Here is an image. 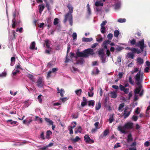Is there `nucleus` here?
<instances>
[{
	"instance_id": "58836bf2",
	"label": "nucleus",
	"mask_w": 150,
	"mask_h": 150,
	"mask_svg": "<svg viewBox=\"0 0 150 150\" xmlns=\"http://www.w3.org/2000/svg\"><path fill=\"white\" fill-rule=\"evenodd\" d=\"M126 21V19L125 18H119L118 19L117 21L120 23H124Z\"/></svg>"
},
{
	"instance_id": "393cba45",
	"label": "nucleus",
	"mask_w": 150,
	"mask_h": 150,
	"mask_svg": "<svg viewBox=\"0 0 150 150\" xmlns=\"http://www.w3.org/2000/svg\"><path fill=\"white\" fill-rule=\"evenodd\" d=\"M52 134V132L50 130H48L46 133V138L47 139H49L50 138V136Z\"/></svg>"
},
{
	"instance_id": "f3484780",
	"label": "nucleus",
	"mask_w": 150,
	"mask_h": 150,
	"mask_svg": "<svg viewBox=\"0 0 150 150\" xmlns=\"http://www.w3.org/2000/svg\"><path fill=\"white\" fill-rule=\"evenodd\" d=\"M57 89L58 91L57 93H60V95L62 97L63 96V95L64 93V90L62 89H61L60 90L59 88H57Z\"/></svg>"
},
{
	"instance_id": "680f3d73",
	"label": "nucleus",
	"mask_w": 150,
	"mask_h": 150,
	"mask_svg": "<svg viewBox=\"0 0 150 150\" xmlns=\"http://www.w3.org/2000/svg\"><path fill=\"white\" fill-rule=\"evenodd\" d=\"M27 76L29 79H30L31 80H32L33 79L34 76L33 75L31 74H28L27 75Z\"/></svg>"
},
{
	"instance_id": "aec40b11",
	"label": "nucleus",
	"mask_w": 150,
	"mask_h": 150,
	"mask_svg": "<svg viewBox=\"0 0 150 150\" xmlns=\"http://www.w3.org/2000/svg\"><path fill=\"white\" fill-rule=\"evenodd\" d=\"M87 103V100L86 98L83 97V101L81 103V106L83 107L86 105Z\"/></svg>"
},
{
	"instance_id": "7ed1b4c3",
	"label": "nucleus",
	"mask_w": 150,
	"mask_h": 150,
	"mask_svg": "<svg viewBox=\"0 0 150 150\" xmlns=\"http://www.w3.org/2000/svg\"><path fill=\"white\" fill-rule=\"evenodd\" d=\"M94 54L93 50L92 49H88L82 52H78L76 53L77 56L78 57H87L90 55Z\"/></svg>"
},
{
	"instance_id": "6e6552de",
	"label": "nucleus",
	"mask_w": 150,
	"mask_h": 150,
	"mask_svg": "<svg viewBox=\"0 0 150 150\" xmlns=\"http://www.w3.org/2000/svg\"><path fill=\"white\" fill-rule=\"evenodd\" d=\"M44 84L42 79L41 77H39L38 80L37 81V86L39 87H43Z\"/></svg>"
},
{
	"instance_id": "c756f323",
	"label": "nucleus",
	"mask_w": 150,
	"mask_h": 150,
	"mask_svg": "<svg viewBox=\"0 0 150 150\" xmlns=\"http://www.w3.org/2000/svg\"><path fill=\"white\" fill-rule=\"evenodd\" d=\"M101 107V103L99 102L98 103L96 104V110H97L100 109Z\"/></svg>"
},
{
	"instance_id": "c9c22d12",
	"label": "nucleus",
	"mask_w": 150,
	"mask_h": 150,
	"mask_svg": "<svg viewBox=\"0 0 150 150\" xmlns=\"http://www.w3.org/2000/svg\"><path fill=\"white\" fill-rule=\"evenodd\" d=\"M100 31L102 33H104L106 32V28L104 26H101Z\"/></svg>"
},
{
	"instance_id": "de8ad7c7",
	"label": "nucleus",
	"mask_w": 150,
	"mask_h": 150,
	"mask_svg": "<svg viewBox=\"0 0 150 150\" xmlns=\"http://www.w3.org/2000/svg\"><path fill=\"white\" fill-rule=\"evenodd\" d=\"M7 74L6 72H3L1 74H0V77H5L6 75Z\"/></svg>"
},
{
	"instance_id": "20e7f679",
	"label": "nucleus",
	"mask_w": 150,
	"mask_h": 150,
	"mask_svg": "<svg viewBox=\"0 0 150 150\" xmlns=\"http://www.w3.org/2000/svg\"><path fill=\"white\" fill-rule=\"evenodd\" d=\"M143 76V74H141L140 71H139L136 75L135 79L137 81L136 83L137 85L140 84L141 82L142 81Z\"/></svg>"
},
{
	"instance_id": "79ce46f5",
	"label": "nucleus",
	"mask_w": 150,
	"mask_h": 150,
	"mask_svg": "<svg viewBox=\"0 0 150 150\" xmlns=\"http://www.w3.org/2000/svg\"><path fill=\"white\" fill-rule=\"evenodd\" d=\"M23 29L21 27L20 28H17L16 30L17 32H19L20 33H22L23 32Z\"/></svg>"
},
{
	"instance_id": "39448f33",
	"label": "nucleus",
	"mask_w": 150,
	"mask_h": 150,
	"mask_svg": "<svg viewBox=\"0 0 150 150\" xmlns=\"http://www.w3.org/2000/svg\"><path fill=\"white\" fill-rule=\"evenodd\" d=\"M136 46L139 47L142 52L143 51L144 48L146 47V45L144 44V41L143 39L139 41L138 43L136 44Z\"/></svg>"
},
{
	"instance_id": "9b49d317",
	"label": "nucleus",
	"mask_w": 150,
	"mask_h": 150,
	"mask_svg": "<svg viewBox=\"0 0 150 150\" xmlns=\"http://www.w3.org/2000/svg\"><path fill=\"white\" fill-rule=\"evenodd\" d=\"M16 16V13L15 12L13 14V16L14 18L12 20V27L13 28H14L16 26V20L15 19V17Z\"/></svg>"
},
{
	"instance_id": "ddd939ff",
	"label": "nucleus",
	"mask_w": 150,
	"mask_h": 150,
	"mask_svg": "<svg viewBox=\"0 0 150 150\" xmlns=\"http://www.w3.org/2000/svg\"><path fill=\"white\" fill-rule=\"evenodd\" d=\"M110 42V41L108 40H106L103 42V46L104 48L106 49H107V45Z\"/></svg>"
},
{
	"instance_id": "13d9d810",
	"label": "nucleus",
	"mask_w": 150,
	"mask_h": 150,
	"mask_svg": "<svg viewBox=\"0 0 150 150\" xmlns=\"http://www.w3.org/2000/svg\"><path fill=\"white\" fill-rule=\"evenodd\" d=\"M99 72V70L98 69V68H96V71H94V70H93L92 72V73L93 74H98Z\"/></svg>"
},
{
	"instance_id": "72a5a7b5",
	"label": "nucleus",
	"mask_w": 150,
	"mask_h": 150,
	"mask_svg": "<svg viewBox=\"0 0 150 150\" xmlns=\"http://www.w3.org/2000/svg\"><path fill=\"white\" fill-rule=\"evenodd\" d=\"M81 139L78 136H76L75 139H71V140L74 142H76L79 140Z\"/></svg>"
},
{
	"instance_id": "bb28decb",
	"label": "nucleus",
	"mask_w": 150,
	"mask_h": 150,
	"mask_svg": "<svg viewBox=\"0 0 150 150\" xmlns=\"http://www.w3.org/2000/svg\"><path fill=\"white\" fill-rule=\"evenodd\" d=\"M15 58L14 57H13L11 58V62L10 65L11 66H13L15 64Z\"/></svg>"
},
{
	"instance_id": "2f4dec72",
	"label": "nucleus",
	"mask_w": 150,
	"mask_h": 150,
	"mask_svg": "<svg viewBox=\"0 0 150 150\" xmlns=\"http://www.w3.org/2000/svg\"><path fill=\"white\" fill-rule=\"evenodd\" d=\"M7 122H10V124L12 125H15L17 122L16 121H13L12 120H8L6 121Z\"/></svg>"
},
{
	"instance_id": "412c9836",
	"label": "nucleus",
	"mask_w": 150,
	"mask_h": 150,
	"mask_svg": "<svg viewBox=\"0 0 150 150\" xmlns=\"http://www.w3.org/2000/svg\"><path fill=\"white\" fill-rule=\"evenodd\" d=\"M82 128L80 126H78L75 129V132L76 133H81L82 132Z\"/></svg>"
},
{
	"instance_id": "864d4df0",
	"label": "nucleus",
	"mask_w": 150,
	"mask_h": 150,
	"mask_svg": "<svg viewBox=\"0 0 150 150\" xmlns=\"http://www.w3.org/2000/svg\"><path fill=\"white\" fill-rule=\"evenodd\" d=\"M35 120H38L39 121L40 123H42V119L37 116L35 117Z\"/></svg>"
},
{
	"instance_id": "09e8293b",
	"label": "nucleus",
	"mask_w": 150,
	"mask_h": 150,
	"mask_svg": "<svg viewBox=\"0 0 150 150\" xmlns=\"http://www.w3.org/2000/svg\"><path fill=\"white\" fill-rule=\"evenodd\" d=\"M109 133V130L108 129H106L103 132V136H107Z\"/></svg>"
},
{
	"instance_id": "f03ea898",
	"label": "nucleus",
	"mask_w": 150,
	"mask_h": 150,
	"mask_svg": "<svg viewBox=\"0 0 150 150\" xmlns=\"http://www.w3.org/2000/svg\"><path fill=\"white\" fill-rule=\"evenodd\" d=\"M67 7L69 10V11L65 16L64 22L65 23L67 20H69L70 25L72 26L73 25L72 13L73 12V8L72 6L70 4H68Z\"/></svg>"
},
{
	"instance_id": "a878e982",
	"label": "nucleus",
	"mask_w": 150,
	"mask_h": 150,
	"mask_svg": "<svg viewBox=\"0 0 150 150\" xmlns=\"http://www.w3.org/2000/svg\"><path fill=\"white\" fill-rule=\"evenodd\" d=\"M137 62L139 64H141L143 63L144 61L143 59L140 57H138L137 59Z\"/></svg>"
},
{
	"instance_id": "a18cd8bd",
	"label": "nucleus",
	"mask_w": 150,
	"mask_h": 150,
	"mask_svg": "<svg viewBox=\"0 0 150 150\" xmlns=\"http://www.w3.org/2000/svg\"><path fill=\"white\" fill-rule=\"evenodd\" d=\"M114 120V119L113 118L112 115H110V118L109 119V121L110 123H111Z\"/></svg>"
},
{
	"instance_id": "e433bc0d",
	"label": "nucleus",
	"mask_w": 150,
	"mask_h": 150,
	"mask_svg": "<svg viewBox=\"0 0 150 150\" xmlns=\"http://www.w3.org/2000/svg\"><path fill=\"white\" fill-rule=\"evenodd\" d=\"M86 7L87 9L88 13L89 15H90L91 13V9L88 4H87Z\"/></svg>"
},
{
	"instance_id": "4c0bfd02",
	"label": "nucleus",
	"mask_w": 150,
	"mask_h": 150,
	"mask_svg": "<svg viewBox=\"0 0 150 150\" xmlns=\"http://www.w3.org/2000/svg\"><path fill=\"white\" fill-rule=\"evenodd\" d=\"M45 42L47 47L48 48H49L50 47V42L49 40H46Z\"/></svg>"
},
{
	"instance_id": "4be33fe9",
	"label": "nucleus",
	"mask_w": 150,
	"mask_h": 150,
	"mask_svg": "<svg viewBox=\"0 0 150 150\" xmlns=\"http://www.w3.org/2000/svg\"><path fill=\"white\" fill-rule=\"evenodd\" d=\"M39 12L40 14H41L45 8V6L43 4H40L39 5Z\"/></svg>"
},
{
	"instance_id": "7c9ffc66",
	"label": "nucleus",
	"mask_w": 150,
	"mask_h": 150,
	"mask_svg": "<svg viewBox=\"0 0 150 150\" xmlns=\"http://www.w3.org/2000/svg\"><path fill=\"white\" fill-rule=\"evenodd\" d=\"M124 106V103H122L119 105V106L118 108V110L121 112L122 111V109Z\"/></svg>"
},
{
	"instance_id": "69168bd1",
	"label": "nucleus",
	"mask_w": 150,
	"mask_h": 150,
	"mask_svg": "<svg viewBox=\"0 0 150 150\" xmlns=\"http://www.w3.org/2000/svg\"><path fill=\"white\" fill-rule=\"evenodd\" d=\"M120 143H118L116 144L114 146V148H117L118 147H120Z\"/></svg>"
},
{
	"instance_id": "6e6d98bb",
	"label": "nucleus",
	"mask_w": 150,
	"mask_h": 150,
	"mask_svg": "<svg viewBox=\"0 0 150 150\" xmlns=\"http://www.w3.org/2000/svg\"><path fill=\"white\" fill-rule=\"evenodd\" d=\"M100 57L101 58L102 62L103 63H105L106 62V57H105V56L103 57Z\"/></svg>"
},
{
	"instance_id": "5fc2aeb1",
	"label": "nucleus",
	"mask_w": 150,
	"mask_h": 150,
	"mask_svg": "<svg viewBox=\"0 0 150 150\" xmlns=\"http://www.w3.org/2000/svg\"><path fill=\"white\" fill-rule=\"evenodd\" d=\"M98 37H99V38L97 39V41L99 42H101L103 40V38L100 35H99Z\"/></svg>"
},
{
	"instance_id": "4d7b16f0",
	"label": "nucleus",
	"mask_w": 150,
	"mask_h": 150,
	"mask_svg": "<svg viewBox=\"0 0 150 150\" xmlns=\"http://www.w3.org/2000/svg\"><path fill=\"white\" fill-rule=\"evenodd\" d=\"M129 83L132 85L134 84V82L132 81V78L131 76H129Z\"/></svg>"
},
{
	"instance_id": "f704fd0d",
	"label": "nucleus",
	"mask_w": 150,
	"mask_h": 150,
	"mask_svg": "<svg viewBox=\"0 0 150 150\" xmlns=\"http://www.w3.org/2000/svg\"><path fill=\"white\" fill-rule=\"evenodd\" d=\"M120 34L119 31L117 30H115L114 31V35L116 37H117Z\"/></svg>"
},
{
	"instance_id": "cd10ccee",
	"label": "nucleus",
	"mask_w": 150,
	"mask_h": 150,
	"mask_svg": "<svg viewBox=\"0 0 150 150\" xmlns=\"http://www.w3.org/2000/svg\"><path fill=\"white\" fill-rule=\"evenodd\" d=\"M45 121L48 123L49 125H52L53 122L50 119L45 118Z\"/></svg>"
},
{
	"instance_id": "5701e85b",
	"label": "nucleus",
	"mask_w": 150,
	"mask_h": 150,
	"mask_svg": "<svg viewBox=\"0 0 150 150\" xmlns=\"http://www.w3.org/2000/svg\"><path fill=\"white\" fill-rule=\"evenodd\" d=\"M103 51V49H101L99 50L98 54L100 57H103L105 56V53Z\"/></svg>"
},
{
	"instance_id": "473e14b6",
	"label": "nucleus",
	"mask_w": 150,
	"mask_h": 150,
	"mask_svg": "<svg viewBox=\"0 0 150 150\" xmlns=\"http://www.w3.org/2000/svg\"><path fill=\"white\" fill-rule=\"evenodd\" d=\"M127 56L129 58L133 59L134 57V54L131 52H129L127 54Z\"/></svg>"
},
{
	"instance_id": "37998d69",
	"label": "nucleus",
	"mask_w": 150,
	"mask_h": 150,
	"mask_svg": "<svg viewBox=\"0 0 150 150\" xmlns=\"http://www.w3.org/2000/svg\"><path fill=\"white\" fill-rule=\"evenodd\" d=\"M132 136L131 134H129L127 136V140L128 141H132Z\"/></svg>"
},
{
	"instance_id": "3c124183",
	"label": "nucleus",
	"mask_w": 150,
	"mask_h": 150,
	"mask_svg": "<svg viewBox=\"0 0 150 150\" xmlns=\"http://www.w3.org/2000/svg\"><path fill=\"white\" fill-rule=\"evenodd\" d=\"M113 35L112 33H109L107 35L108 38L110 40H111L113 37Z\"/></svg>"
},
{
	"instance_id": "052dcab7",
	"label": "nucleus",
	"mask_w": 150,
	"mask_h": 150,
	"mask_svg": "<svg viewBox=\"0 0 150 150\" xmlns=\"http://www.w3.org/2000/svg\"><path fill=\"white\" fill-rule=\"evenodd\" d=\"M72 37L73 40H75L77 38V34L76 33H74L72 34Z\"/></svg>"
},
{
	"instance_id": "f257e3e1",
	"label": "nucleus",
	"mask_w": 150,
	"mask_h": 150,
	"mask_svg": "<svg viewBox=\"0 0 150 150\" xmlns=\"http://www.w3.org/2000/svg\"><path fill=\"white\" fill-rule=\"evenodd\" d=\"M133 123L131 122H128L125 124L123 125H119L117 128V129L121 133L125 134L127 130L131 129L133 128Z\"/></svg>"
},
{
	"instance_id": "4468645a",
	"label": "nucleus",
	"mask_w": 150,
	"mask_h": 150,
	"mask_svg": "<svg viewBox=\"0 0 150 150\" xmlns=\"http://www.w3.org/2000/svg\"><path fill=\"white\" fill-rule=\"evenodd\" d=\"M132 51L133 54L137 53V54H139L142 52V51H141L140 50L136 48H132Z\"/></svg>"
},
{
	"instance_id": "2eb2a0df",
	"label": "nucleus",
	"mask_w": 150,
	"mask_h": 150,
	"mask_svg": "<svg viewBox=\"0 0 150 150\" xmlns=\"http://www.w3.org/2000/svg\"><path fill=\"white\" fill-rule=\"evenodd\" d=\"M110 97L113 98H115L117 97V94L116 91L111 92L110 93Z\"/></svg>"
},
{
	"instance_id": "bf43d9fd",
	"label": "nucleus",
	"mask_w": 150,
	"mask_h": 150,
	"mask_svg": "<svg viewBox=\"0 0 150 150\" xmlns=\"http://www.w3.org/2000/svg\"><path fill=\"white\" fill-rule=\"evenodd\" d=\"M123 49V47H117L115 50L117 51H120Z\"/></svg>"
},
{
	"instance_id": "49530a36",
	"label": "nucleus",
	"mask_w": 150,
	"mask_h": 150,
	"mask_svg": "<svg viewBox=\"0 0 150 150\" xmlns=\"http://www.w3.org/2000/svg\"><path fill=\"white\" fill-rule=\"evenodd\" d=\"M120 6V4L119 3L116 4L115 6V9H118Z\"/></svg>"
},
{
	"instance_id": "9d476101",
	"label": "nucleus",
	"mask_w": 150,
	"mask_h": 150,
	"mask_svg": "<svg viewBox=\"0 0 150 150\" xmlns=\"http://www.w3.org/2000/svg\"><path fill=\"white\" fill-rule=\"evenodd\" d=\"M119 86L120 90L123 91L125 93L127 94L129 92V88H125L121 84Z\"/></svg>"
},
{
	"instance_id": "ea45409f",
	"label": "nucleus",
	"mask_w": 150,
	"mask_h": 150,
	"mask_svg": "<svg viewBox=\"0 0 150 150\" xmlns=\"http://www.w3.org/2000/svg\"><path fill=\"white\" fill-rule=\"evenodd\" d=\"M46 6V7H47V9L48 11L50 10V4L47 1V0H44Z\"/></svg>"
},
{
	"instance_id": "774afa93",
	"label": "nucleus",
	"mask_w": 150,
	"mask_h": 150,
	"mask_svg": "<svg viewBox=\"0 0 150 150\" xmlns=\"http://www.w3.org/2000/svg\"><path fill=\"white\" fill-rule=\"evenodd\" d=\"M107 22L106 21H105L102 22L100 24L101 26H104V25L106 24Z\"/></svg>"
},
{
	"instance_id": "dca6fc26",
	"label": "nucleus",
	"mask_w": 150,
	"mask_h": 150,
	"mask_svg": "<svg viewBox=\"0 0 150 150\" xmlns=\"http://www.w3.org/2000/svg\"><path fill=\"white\" fill-rule=\"evenodd\" d=\"M35 42H32L30 44V48L31 50H34L35 49V50H37V47H35Z\"/></svg>"
},
{
	"instance_id": "423d86ee",
	"label": "nucleus",
	"mask_w": 150,
	"mask_h": 150,
	"mask_svg": "<svg viewBox=\"0 0 150 150\" xmlns=\"http://www.w3.org/2000/svg\"><path fill=\"white\" fill-rule=\"evenodd\" d=\"M84 138L85 142L86 143L92 144L94 142V141L90 138L88 134L85 135Z\"/></svg>"
},
{
	"instance_id": "8fccbe9b",
	"label": "nucleus",
	"mask_w": 150,
	"mask_h": 150,
	"mask_svg": "<svg viewBox=\"0 0 150 150\" xmlns=\"http://www.w3.org/2000/svg\"><path fill=\"white\" fill-rule=\"evenodd\" d=\"M88 96L89 97H92L93 95V92L92 91L90 90V91L88 92Z\"/></svg>"
},
{
	"instance_id": "a19ab883",
	"label": "nucleus",
	"mask_w": 150,
	"mask_h": 150,
	"mask_svg": "<svg viewBox=\"0 0 150 150\" xmlns=\"http://www.w3.org/2000/svg\"><path fill=\"white\" fill-rule=\"evenodd\" d=\"M76 94L78 96L80 95L82 92V90L81 89L76 90L75 91Z\"/></svg>"
},
{
	"instance_id": "603ef678",
	"label": "nucleus",
	"mask_w": 150,
	"mask_h": 150,
	"mask_svg": "<svg viewBox=\"0 0 150 150\" xmlns=\"http://www.w3.org/2000/svg\"><path fill=\"white\" fill-rule=\"evenodd\" d=\"M99 124V122H96L94 124L95 128L96 129H98L100 128V127H98Z\"/></svg>"
},
{
	"instance_id": "e2e57ef3",
	"label": "nucleus",
	"mask_w": 150,
	"mask_h": 150,
	"mask_svg": "<svg viewBox=\"0 0 150 150\" xmlns=\"http://www.w3.org/2000/svg\"><path fill=\"white\" fill-rule=\"evenodd\" d=\"M42 96L41 95H39L38 98V100L39 101V102L40 103H41L42 101V99L41 98V96Z\"/></svg>"
},
{
	"instance_id": "1a4fd4ad",
	"label": "nucleus",
	"mask_w": 150,
	"mask_h": 150,
	"mask_svg": "<svg viewBox=\"0 0 150 150\" xmlns=\"http://www.w3.org/2000/svg\"><path fill=\"white\" fill-rule=\"evenodd\" d=\"M72 125L74 124V126H69L68 127V129L69 131V134H72L73 133V132L72 130V129L76 127V123L75 122H72L71 123Z\"/></svg>"
},
{
	"instance_id": "a211bd4d",
	"label": "nucleus",
	"mask_w": 150,
	"mask_h": 150,
	"mask_svg": "<svg viewBox=\"0 0 150 150\" xmlns=\"http://www.w3.org/2000/svg\"><path fill=\"white\" fill-rule=\"evenodd\" d=\"M82 40L83 42H90L92 41L93 38H87L84 37L82 38Z\"/></svg>"
},
{
	"instance_id": "f8f14e48",
	"label": "nucleus",
	"mask_w": 150,
	"mask_h": 150,
	"mask_svg": "<svg viewBox=\"0 0 150 150\" xmlns=\"http://www.w3.org/2000/svg\"><path fill=\"white\" fill-rule=\"evenodd\" d=\"M138 86V87L134 91V92L135 94H139L141 90V86L140 84Z\"/></svg>"
},
{
	"instance_id": "338daca9",
	"label": "nucleus",
	"mask_w": 150,
	"mask_h": 150,
	"mask_svg": "<svg viewBox=\"0 0 150 150\" xmlns=\"http://www.w3.org/2000/svg\"><path fill=\"white\" fill-rule=\"evenodd\" d=\"M60 99L63 102H64L65 101H66L68 99V98L67 97H65V98H60Z\"/></svg>"
},
{
	"instance_id": "0e129e2a",
	"label": "nucleus",
	"mask_w": 150,
	"mask_h": 150,
	"mask_svg": "<svg viewBox=\"0 0 150 150\" xmlns=\"http://www.w3.org/2000/svg\"><path fill=\"white\" fill-rule=\"evenodd\" d=\"M144 145L146 146H148L150 145V143L149 142L147 141L144 143Z\"/></svg>"
},
{
	"instance_id": "0eeeda50",
	"label": "nucleus",
	"mask_w": 150,
	"mask_h": 150,
	"mask_svg": "<svg viewBox=\"0 0 150 150\" xmlns=\"http://www.w3.org/2000/svg\"><path fill=\"white\" fill-rule=\"evenodd\" d=\"M129 108L128 107L126 108L124 111L123 115L124 116V118H126L128 117L129 116L131 112V110L129 111H127V110Z\"/></svg>"
},
{
	"instance_id": "6ab92c4d",
	"label": "nucleus",
	"mask_w": 150,
	"mask_h": 150,
	"mask_svg": "<svg viewBox=\"0 0 150 150\" xmlns=\"http://www.w3.org/2000/svg\"><path fill=\"white\" fill-rule=\"evenodd\" d=\"M128 43L130 44L131 45L133 46L135 45H136V40L134 39H132L129 41Z\"/></svg>"
},
{
	"instance_id": "c85d7f7f",
	"label": "nucleus",
	"mask_w": 150,
	"mask_h": 150,
	"mask_svg": "<svg viewBox=\"0 0 150 150\" xmlns=\"http://www.w3.org/2000/svg\"><path fill=\"white\" fill-rule=\"evenodd\" d=\"M88 105L90 106H92L93 107L95 104V102L94 100H91L88 102Z\"/></svg>"
},
{
	"instance_id": "b1692460",
	"label": "nucleus",
	"mask_w": 150,
	"mask_h": 150,
	"mask_svg": "<svg viewBox=\"0 0 150 150\" xmlns=\"http://www.w3.org/2000/svg\"><path fill=\"white\" fill-rule=\"evenodd\" d=\"M95 5L97 7L99 6H102L103 5V4L102 1H97L95 3Z\"/></svg>"
},
{
	"instance_id": "c03bdc74",
	"label": "nucleus",
	"mask_w": 150,
	"mask_h": 150,
	"mask_svg": "<svg viewBox=\"0 0 150 150\" xmlns=\"http://www.w3.org/2000/svg\"><path fill=\"white\" fill-rule=\"evenodd\" d=\"M59 21V19L57 18H55L54 20V24L56 25L58 23Z\"/></svg>"
}]
</instances>
